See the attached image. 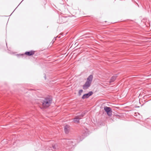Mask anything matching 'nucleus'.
Listing matches in <instances>:
<instances>
[{
  "mask_svg": "<svg viewBox=\"0 0 151 151\" xmlns=\"http://www.w3.org/2000/svg\"><path fill=\"white\" fill-rule=\"evenodd\" d=\"M52 101L51 96H48L42 100L41 103L43 108H46L48 107L51 104Z\"/></svg>",
  "mask_w": 151,
  "mask_h": 151,
  "instance_id": "1",
  "label": "nucleus"
},
{
  "mask_svg": "<svg viewBox=\"0 0 151 151\" xmlns=\"http://www.w3.org/2000/svg\"><path fill=\"white\" fill-rule=\"evenodd\" d=\"M63 141V142L66 143L67 149H72L76 144L75 143L73 142V141L71 139H64Z\"/></svg>",
  "mask_w": 151,
  "mask_h": 151,
  "instance_id": "2",
  "label": "nucleus"
},
{
  "mask_svg": "<svg viewBox=\"0 0 151 151\" xmlns=\"http://www.w3.org/2000/svg\"><path fill=\"white\" fill-rule=\"evenodd\" d=\"M93 78V76L92 75H90L88 77L86 81L83 86V88L84 89H87L90 86Z\"/></svg>",
  "mask_w": 151,
  "mask_h": 151,
  "instance_id": "3",
  "label": "nucleus"
},
{
  "mask_svg": "<svg viewBox=\"0 0 151 151\" xmlns=\"http://www.w3.org/2000/svg\"><path fill=\"white\" fill-rule=\"evenodd\" d=\"M104 109L109 116H111L112 115V111L111 108L109 107L105 106Z\"/></svg>",
  "mask_w": 151,
  "mask_h": 151,
  "instance_id": "4",
  "label": "nucleus"
},
{
  "mask_svg": "<svg viewBox=\"0 0 151 151\" xmlns=\"http://www.w3.org/2000/svg\"><path fill=\"white\" fill-rule=\"evenodd\" d=\"M93 94L92 91H90L88 93L85 94L82 96V98L83 99L88 98Z\"/></svg>",
  "mask_w": 151,
  "mask_h": 151,
  "instance_id": "5",
  "label": "nucleus"
},
{
  "mask_svg": "<svg viewBox=\"0 0 151 151\" xmlns=\"http://www.w3.org/2000/svg\"><path fill=\"white\" fill-rule=\"evenodd\" d=\"M81 119V117L78 116H76L73 119V122L75 123H78L79 122V120Z\"/></svg>",
  "mask_w": 151,
  "mask_h": 151,
  "instance_id": "6",
  "label": "nucleus"
},
{
  "mask_svg": "<svg viewBox=\"0 0 151 151\" xmlns=\"http://www.w3.org/2000/svg\"><path fill=\"white\" fill-rule=\"evenodd\" d=\"M70 128V126L68 125H66L64 127V131L66 134L69 132Z\"/></svg>",
  "mask_w": 151,
  "mask_h": 151,
  "instance_id": "7",
  "label": "nucleus"
},
{
  "mask_svg": "<svg viewBox=\"0 0 151 151\" xmlns=\"http://www.w3.org/2000/svg\"><path fill=\"white\" fill-rule=\"evenodd\" d=\"M35 52L33 51H31L29 52H26L25 54L28 56H31L34 54Z\"/></svg>",
  "mask_w": 151,
  "mask_h": 151,
  "instance_id": "8",
  "label": "nucleus"
},
{
  "mask_svg": "<svg viewBox=\"0 0 151 151\" xmlns=\"http://www.w3.org/2000/svg\"><path fill=\"white\" fill-rule=\"evenodd\" d=\"M116 78V76H113L111 78L110 82L111 83V82L114 81L115 80Z\"/></svg>",
  "mask_w": 151,
  "mask_h": 151,
  "instance_id": "9",
  "label": "nucleus"
},
{
  "mask_svg": "<svg viewBox=\"0 0 151 151\" xmlns=\"http://www.w3.org/2000/svg\"><path fill=\"white\" fill-rule=\"evenodd\" d=\"M85 114V113H82L81 115H78V116H80V117H81V119L82 117Z\"/></svg>",
  "mask_w": 151,
  "mask_h": 151,
  "instance_id": "10",
  "label": "nucleus"
},
{
  "mask_svg": "<svg viewBox=\"0 0 151 151\" xmlns=\"http://www.w3.org/2000/svg\"><path fill=\"white\" fill-rule=\"evenodd\" d=\"M83 90H80L78 92V95L79 96H80L81 95V93L83 92Z\"/></svg>",
  "mask_w": 151,
  "mask_h": 151,
  "instance_id": "11",
  "label": "nucleus"
},
{
  "mask_svg": "<svg viewBox=\"0 0 151 151\" xmlns=\"http://www.w3.org/2000/svg\"><path fill=\"white\" fill-rule=\"evenodd\" d=\"M56 40V37H55L53 39V40L54 41H55V40Z\"/></svg>",
  "mask_w": 151,
  "mask_h": 151,
  "instance_id": "12",
  "label": "nucleus"
},
{
  "mask_svg": "<svg viewBox=\"0 0 151 151\" xmlns=\"http://www.w3.org/2000/svg\"><path fill=\"white\" fill-rule=\"evenodd\" d=\"M52 147L53 148H54V149H55V146L54 145V146H52Z\"/></svg>",
  "mask_w": 151,
  "mask_h": 151,
  "instance_id": "13",
  "label": "nucleus"
},
{
  "mask_svg": "<svg viewBox=\"0 0 151 151\" xmlns=\"http://www.w3.org/2000/svg\"><path fill=\"white\" fill-rule=\"evenodd\" d=\"M44 78L46 79V76L45 75V76H44Z\"/></svg>",
  "mask_w": 151,
  "mask_h": 151,
  "instance_id": "14",
  "label": "nucleus"
},
{
  "mask_svg": "<svg viewBox=\"0 0 151 151\" xmlns=\"http://www.w3.org/2000/svg\"><path fill=\"white\" fill-rule=\"evenodd\" d=\"M60 19H62V18L61 17V18H60Z\"/></svg>",
  "mask_w": 151,
  "mask_h": 151,
  "instance_id": "15",
  "label": "nucleus"
}]
</instances>
